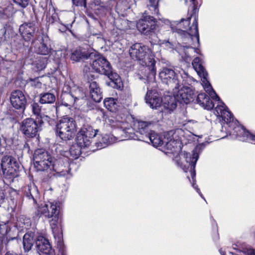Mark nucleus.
Instances as JSON below:
<instances>
[{"mask_svg":"<svg viewBox=\"0 0 255 255\" xmlns=\"http://www.w3.org/2000/svg\"><path fill=\"white\" fill-rule=\"evenodd\" d=\"M73 4L77 6L86 7L87 0H72Z\"/></svg>","mask_w":255,"mask_h":255,"instance_id":"44","label":"nucleus"},{"mask_svg":"<svg viewBox=\"0 0 255 255\" xmlns=\"http://www.w3.org/2000/svg\"><path fill=\"white\" fill-rule=\"evenodd\" d=\"M147 6L151 14L156 15L159 14L158 1L156 0H149Z\"/></svg>","mask_w":255,"mask_h":255,"instance_id":"40","label":"nucleus"},{"mask_svg":"<svg viewBox=\"0 0 255 255\" xmlns=\"http://www.w3.org/2000/svg\"><path fill=\"white\" fill-rule=\"evenodd\" d=\"M77 131V126L75 120L69 117H65L58 121L55 128L56 135L64 141L72 139Z\"/></svg>","mask_w":255,"mask_h":255,"instance_id":"9","label":"nucleus"},{"mask_svg":"<svg viewBox=\"0 0 255 255\" xmlns=\"http://www.w3.org/2000/svg\"><path fill=\"white\" fill-rule=\"evenodd\" d=\"M215 114L222 118L229 125L228 132L230 135H234L239 140L249 141L255 144V135L251 133L242 126L238 125L237 120L234 121L233 114L229 111L225 104L219 105L215 109Z\"/></svg>","mask_w":255,"mask_h":255,"instance_id":"4","label":"nucleus"},{"mask_svg":"<svg viewBox=\"0 0 255 255\" xmlns=\"http://www.w3.org/2000/svg\"><path fill=\"white\" fill-rule=\"evenodd\" d=\"M48 59L47 57H39L33 63L37 71L43 70L47 64Z\"/></svg>","mask_w":255,"mask_h":255,"instance_id":"38","label":"nucleus"},{"mask_svg":"<svg viewBox=\"0 0 255 255\" xmlns=\"http://www.w3.org/2000/svg\"><path fill=\"white\" fill-rule=\"evenodd\" d=\"M206 76V79L203 78H202V82L203 83V87L205 91L209 94V95L212 98V99L218 102V105L216 107V108L219 105H223L225 104L223 103L220 100L219 97L217 95L215 91L213 90L211 85L209 82V81L207 80Z\"/></svg>","mask_w":255,"mask_h":255,"instance_id":"27","label":"nucleus"},{"mask_svg":"<svg viewBox=\"0 0 255 255\" xmlns=\"http://www.w3.org/2000/svg\"><path fill=\"white\" fill-rule=\"evenodd\" d=\"M52 218V219L50 221V226L52 229L54 238L57 242V247L59 248V252L60 255H67L63 245L62 234L61 233H56V227L58 219V215L56 216V218Z\"/></svg>","mask_w":255,"mask_h":255,"instance_id":"22","label":"nucleus"},{"mask_svg":"<svg viewBox=\"0 0 255 255\" xmlns=\"http://www.w3.org/2000/svg\"><path fill=\"white\" fill-rule=\"evenodd\" d=\"M35 243L39 255H54L49 241L44 237L38 236ZM59 255H60V253Z\"/></svg>","mask_w":255,"mask_h":255,"instance_id":"20","label":"nucleus"},{"mask_svg":"<svg viewBox=\"0 0 255 255\" xmlns=\"http://www.w3.org/2000/svg\"><path fill=\"white\" fill-rule=\"evenodd\" d=\"M199 147L197 146L191 153L184 152L183 154H181V155L183 156L185 162L183 163V161L178 159H176V162L177 165L180 167L185 172H189V174L187 175V177L191 182H192V187L196 190L200 196L205 200L198 186L194 183L196 176L195 168L196 162L199 158Z\"/></svg>","mask_w":255,"mask_h":255,"instance_id":"6","label":"nucleus"},{"mask_svg":"<svg viewBox=\"0 0 255 255\" xmlns=\"http://www.w3.org/2000/svg\"><path fill=\"white\" fill-rule=\"evenodd\" d=\"M101 139L99 142L95 143L98 149L104 148L109 144L115 142L117 139L115 136L111 134H105L101 135Z\"/></svg>","mask_w":255,"mask_h":255,"instance_id":"28","label":"nucleus"},{"mask_svg":"<svg viewBox=\"0 0 255 255\" xmlns=\"http://www.w3.org/2000/svg\"><path fill=\"white\" fill-rule=\"evenodd\" d=\"M13 2L22 8L26 7L28 4L29 0H13Z\"/></svg>","mask_w":255,"mask_h":255,"instance_id":"45","label":"nucleus"},{"mask_svg":"<svg viewBox=\"0 0 255 255\" xmlns=\"http://www.w3.org/2000/svg\"><path fill=\"white\" fill-rule=\"evenodd\" d=\"M87 147L80 146L76 141V144L72 145L70 148L69 152L73 158L77 159L82 153V149Z\"/></svg>","mask_w":255,"mask_h":255,"instance_id":"37","label":"nucleus"},{"mask_svg":"<svg viewBox=\"0 0 255 255\" xmlns=\"http://www.w3.org/2000/svg\"><path fill=\"white\" fill-rule=\"evenodd\" d=\"M34 165L38 171H45L47 174L51 171L53 158L47 151L44 149H37L33 154Z\"/></svg>","mask_w":255,"mask_h":255,"instance_id":"11","label":"nucleus"},{"mask_svg":"<svg viewBox=\"0 0 255 255\" xmlns=\"http://www.w3.org/2000/svg\"><path fill=\"white\" fill-rule=\"evenodd\" d=\"M179 76L180 81L179 87H182L187 86L186 85H190L194 81L193 78L189 76L188 74L182 69L179 71Z\"/></svg>","mask_w":255,"mask_h":255,"instance_id":"32","label":"nucleus"},{"mask_svg":"<svg viewBox=\"0 0 255 255\" xmlns=\"http://www.w3.org/2000/svg\"><path fill=\"white\" fill-rule=\"evenodd\" d=\"M152 125L150 123L137 121L134 123V129L136 133L133 132V129L127 128L122 130V136L126 139H134L144 141L145 139L149 140L152 145L157 147L165 143L164 146L167 149L172 150L179 144V141L174 139H167L164 141L162 136L151 129Z\"/></svg>","mask_w":255,"mask_h":255,"instance_id":"1","label":"nucleus"},{"mask_svg":"<svg viewBox=\"0 0 255 255\" xmlns=\"http://www.w3.org/2000/svg\"><path fill=\"white\" fill-rule=\"evenodd\" d=\"M173 97H165L163 100L164 107L172 111L177 107L176 101L180 104H188L194 100V94L192 89L188 86L179 87L172 89Z\"/></svg>","mask_w":255,"mask_h":255,"instance_id":"8","label":"nucleus"},{"mask_svg":"<svg viewBox=\"0 0 255 255\" xmlns=\"http://www.w3.org/2000/svg\"><path fill=\"white\" fill-rule=\"evenodd\" d=\"M192 65L198 74L201 77L206 79L208 74L204 67L201 65L200 58L196 57L192 61Z\"/></svg>","mask_w":255,"mask_h":255,"instance_id":"30","label":"nucleus"},{"mask_svg":"<svg viewBox=\"0 0 255 255\" xmlns=\"http://www.w3.org/2000/svg\"><path fill=\"white\" fill-rule=\"evenodd\" d=\"M31 49L35 53L48 55L51 53L52 48L47 39L42 38L40 40H34L31 43Z\"/></svg>","mask_w":255,"mask_h":255,"instance_id":"19","label":"nucleus"},{"mask_svg":"<svg viewBox=\"0 0 255 255\" xmlns=\"http://www.w3.org/2000/svg\"><path fill=\"white\" fill-rule=\"evenodd\" d=\"M5 194L2 190H0V204H1L4 202L5 199Z\"/></svg>","mask_w":255,"mask_h":255,"instance_id":"48","label":"nucleus"},{"mask_svg":"<svg viewBox=\"0 0 255 255\" xmlns=\"http://www.w3.org/2000/svg\"><path fill=\"white\" fill-rule=\"evenodd\" d=\"M51 168V171H49L47 175L49 178L52 176H64L68 174L70 170L67 158L53 160Z\"/></svg>","mask_w":255,"mask_h":255,"instance_id":"15","label":"nucleus"},{"mask_svg":"<svg viewBox=\"0 0 255 255\" xmlns=\"http://www.w3.org/2000/svg\"><path fill=\"white\" fill-rule=\"evenodd\" d=\"M71 94L73 96L75 100H79L83 97L84 94L82 92L81 88L78 87H75L70 92Z\"/></svg>","mask_w":255,"mask_h":255,"instance_id":"41","label":"nucleus"},{"mask_svg":"<svg viewBox=\"0 0 255 255\" xmlns=\"http://www.w3.org/2000/svg\"><path fill=\"white\" fill-rule=\"evenodd\" d=\"M43 122L38 117L36 120L27 118L21 124L20 129L26 138H33L38 135V132L42 130Z\"/></svg>","mask_w":255,"mask_h":255,"instance_id":"12","label":"nucleus"},{"mask_svg":"<svg viewBox=\"0 0 255 255\" xmlns=\"http://www.w3.org/2000/svg\"><path fill=\"white\" fill-rule=\"evenodd\" d=\"M31 109L33 114L37 117H39L40 118H38L41 119V107L38 103H34L31 105Z\"/></svg>","mask_w":255,"mask_h":255,"instance_id":"42","label":"nucleus"},{"mask_svg":"<svg viewBox=\"0 0 255 255\" xmlns=\"http://www.w3.org/2000/svg\"><path fill=\"white\" fill-rule=\"evenodd\" d=\"M89 96L95 102L99 103L103 99V95L99 84L91 80L87 83Z\"/></svg>","mask_w":255,"mask_h":255,"instance_id":"21","label":"nucleus"},{"mask_svg":"<svg viewBox=\"0 0 255 255\" xmlns=\"http://www.w3.org/2000/svg\"><path fill=\"white\" fill-rule=\"evenodd\" d=\"M156 26L155 19L150 15L143 16L136 23L138 30L146 35H150L154 33Z\"/></svg>","mask_w":255,"mask_h":255,"instance_id":"17","label":"nucleus"},{"mask_svg":"<svg viewBox=\"0 0 255 255\" xmlns=\"http://www.w3.org/2000/svg\"><path fill=\"white\" fill-rule=\"evenodd\" d=\"M30 84L31 86L36 88H41L42 83L39 80V78L37 77L34 79H30Z\"/></svg>","mask_w":255,"mask_h":255,"instance_id":"43","label":"nucleus"},{"mask_svg":"<svg viewBox=\"0 0 255 255\" xmlns=\"http://www.w3.org/2000/svg\"><path fill=\"white\" fill-rule=\"evenodd\" d=\"M27 145H28V144H27V143H25V144H24V147H25L26 146H27Z\"/></svg>","mask_w":255,"mask_h":255,"instance_id":"52","label":"nucleus"},{"mask_svg":"<svg viewBox=\"0 0 255 255\" xmlns=\"http://www.w3.org/2000/svg\"><path fill=\"white\" fill-rule=\"evenodd\" d=\"M33 233H26L23 237V246L25 252H29L35 241Z\"/></svg>","mask_w":255,"mask_h":255,"instance_id":"29","label":"nucleus"},{"mask_svg":"<svg viewBox=\"0 0 255 255\" xmlns=\"http://www.w3.org/2000/svg\"><path fill=\"white\" fill-rule=\"evenodd\" d=\"M10 101L15 109L18 110L21 114L24 113L27 104V99L22 91L16 90L12 92L10 97Z\"/></svg>","mask_w":255,"mask_h":255,"instance_id":"18","label":"nucleus"},{"mask_svg":"<svg viewBox=\"0 0 255 255\" xmlns=\"http://www.w3.org/2000/svg\"><path fill=\"white\" fill-rule=\"evenodd\" d=\"M190 19V17L186 19H182L178 24V26L177 28H174L172 26L171 27L172 31L176 32L183 39L184 44L182 46L183 47L184 55H181V57L182 60L186 62H188L191 60L189 53L187 51L188 49H192L194 50L195 52L198 54L199 51V49L196 48V47L200 45L197 20L195 17L192 26L187 28Z\"/></svg>","mask_w":255,"mask_h":255,"instance_id":"2","label":"nucleus"},{"mask_svg":"<svg viewBox=\"0 0 255 255\" xmlns=\"http://www.w3.org/2000/svg\"><path fill=\"white\" fill-rule=\"evenodd\" d=\"M23 193L25 200L32 206H36L37 211L35 216L40 217L44 216L48 218H56L59 215V209L56 203L49 202L47 204H41L37 206V202L39 199V193L37 187L34 184H30L23 188Z\"/></svg>","mask_w":255,"mask_h":255,"instance_id":"5","label":"nucleus"},{"mask_svg":"<svg viewBox=\"0 0 255 255\" xmlns=\"http://www.w3.org/2000/svg\"><path fill=\"white\" fill-rule=\"evenodd\" d=\"M192 2L193 6V11L195 13L198 7L200 6V4L199 3L198 0H190Z\"/></svg>","mask_w":255,"mask_h":255,"instance_id":"47","label":"nucleus"},{"mask_svg":"<svg viewBox=\"0 0 255 255\" xmlns=\"http://www.w3.org/2000/svg\"><path fill=\"white\" fill-rule=\"evenodd\" d=\"M61 99L62 104L65 107H69V108L73 106L76 101L75 99L73 98V96L70 92L63 93L61 95Z\"/></svg>","mask_w":255,"mask_h":255,"instance_id":"33","label":"nucleus"},{"mask_svg":"<svg viewBox=\"0 0 255 255\" xmlns=\"http://www.w3.org/2000/svg\"><path fill=\"white\" fill-rule=\"evenodd\" d=\"M145 100L151 108L155 109L160 106L162 101L156 91L149 90L148 88H147V92L145 97Z\"/></svg>","mask_w":255,"mask_h":255,"instance_id":"25","label":"nucleus"},{"mask_svg":"<svg viewBox=\"0 0 255 255\" xmlns=\"http://www.w3.org/2000/svg\"><path fill=\"white\" fill-rule=\"evenodd\" d=\"M187 2V0H184V3L186 4Z\"/></svg>","mask_w":255,"mask_h":255,"instance_id":"51","label":"nucleus"},{"mask_svg":"<svg viewBox=\"0 0 255 255\" xmlns=\"http://www.w3.org/2000/svg\"><path fill=\"white\" fill-rule=\"evenodd\" d=\"M99 130L94 129L89 125H84L77 133V142L80 146H89L91 143V139L98 135Z\"/></svg>","mask_w":255,"mask_h":255,"instance_id":"13","label":"nucleus"},{"mask_svg":"<svg viewBox=\"0 0 255 255\" xmlns=\"http://www.w3.org/2000/svg\"><path fill=\"white\" fill-rule=\"evenodd\" d=\"M196 101L198 104L207 110H211L214 107L213 102L210 100L209 96L205 93L199 94L197 96Z\"/></svg>","mask_w":255,"mask_h":255,"instance_id":"26","label":"nucleus"},{"mask_svg":"<svg viewBox=\"0 0 255 255\" xmlns=\"http://www.w3.org/2000/svg\"><path fill=\"white\" fill-rule=\"evenodd\" d=\"M220 253L221 255H225V253L221 249L219 250Z\"/></svg>","mask_w":255,"mask_h":255,"instance_id":"50","label":"nucleus"},{"mask_svg":"<svg viewBox=\"0 0 255 255\" xmlns=\"http://www.w3.org/2000/svg\"><path fill=\"white\" fill-rule=\"evenodd\" d=\"M91 66L96 72L108 76L115 84L120 82L119 76L113 72L110 62L104 57L99 56L93 60Z\"/></svg>","mask_w":255,"mask_h":255,"instance_id":"10","label":"nucleus"},{"mask_svg":"<svg viewBox=\"0 0 255 255\" xmlns=\"http://www.w3.org/2000/svg\"><path fill=\"white\" fill-rule=\"evenodd\" d=\"M254 237L255 238V232L254 233Z\"/></svg>","mask_w":255,"mask_h":255,"instance_id":"53","label":"nucleus"},{"mask_svg":"<svg viewBox=\"0 0 255 255\" xmlns=\"http://www.w3.org/2000/svg\"><path fill=\"white\" fill-rule=\"evenodd\" d=\"M95 54L85 48H78L73 50L70 55V59L74 62H80L95 56Z\"/></svg>","mask_w":255,"mask_h":255,"instance_id":"24","label":"nucleus"},{"mask_svg":"<svg viewBox=\"0 0 255 255\" xmlns=\"http://www.w3.org/2000/svg\"><path fill=\"white\" fill-rule=\"evenodd\" d=\"M129 53L132 59L138 61L139 64L144 67L147 83L155 84L156 61L152 51L148 47L142 43H136L130 46Z\"/></svg>","mask_w":255,"mask_h":255,"instance_id":"3","label":"nucleus"},{"mask_svg":"<svg viewBox=\"0 0 255 255\" xmlns=\"http://www.w3.org/2000/svg\"><path fill=\"white\" fill-rule=\"evenodd\" d=\"M116 100L113 98H107L104 101V106L109 111L112 112H116L118 109V105Z\"/></svg>","mask_w":255,"mask_h":255,"instance_id":"35","label":"nucleus"},{"mask_svg":"<svg viewBox=\"0 0 255 255\" xmlns=\"http://www.w3.org/2000/svg\"><path fill=\"white\" fill-rule=\"evenodd\" d=\"M39 96V102L41 104L54 103L56 99L55 95L50 92L42 93Z\"/></svg>","mask_w":255,"mask_h":255,"instance_id":"34","label":"nucleus"},{"mask_svg":"<svg viewBox=\"0 0 255 255\" xmlns=\"http://www.w3.org/2000/svg\"><path fill=\"white\" fill-rule=\"evenodd\" d=\"M232 255H234V254L233 253H232Z\"/></svg>","mask_w":255,"mask_h":255,"instance_id":"54","label":"nucleus"},{"mask_svg":"<svg viewBox=\"0 0 255 255\" xmlns=\"http://www.w3.org/2000/svg\"><path fill=\"white\" fill-rule=\"evenodd\" d=\"M4 255H18L17 254L13 252H7Z\"/></svg>","mask_w":255,"mask_h":255,"instance_id":"49","label":"nucleus"},{"mask_svg":"<svg viewBox=\"0 0 255 255\" xmlns=\"http://www.w3.org/2000/svg\"><path fill=\"white\" fill-rule=\"evenodd\" d=\"M20 233L24 232L25 230H27L31 226V222L29 218H24L23 217H20L17 220V222L15 223Z\"/></svg>","mask_w":255,"mask_h":255,"instance_id":"31","label":"nucleus"},{"mask_svg":"<svg viewBox=\"0 0 255 255\" xmlns=\"http://www.w3.org/2000/svg\"><path fill=\"white\" fill-rule=\"evenodd\" d=\"M11 158L8 157H4L1 160V163L0 164V168L2 170L3 173H4L5 170H6V165H5V162L8 161L9 162H11Z\"/></svg>","mask_w":255,"mask_h":255,"instance_id":"46","label":"nucleus"},{"mask_svg":"<svg viewBox=\"0 0 255 255\" xmlns=\"http://www.w3.org/2000/svg\"><path fill=\"white\" fill-rule=\"evenodd\" d=\"M19 233L15 223L9 221H0V234L5 238L7 243L16 239Z\"/></svg>","mask_w":255,"mask_h":255,"instance_id":"16","label":"nucleus"},{"mask_svg":"<svg viewBox=\"0 0 255 255\" xmlns=\"http://www.w3.org/2000/svg\"><path fill=\"white\" fill-rule=\"evenodd\" d=\"M199 147L197 146L191 153L184 152L183 154H181V155L183 156L185 162L183 163V161L178 159H176V162L177 165L180 167L185 172H189V174L187 175V177L191 182H192V187L196 190L200 196L205 200L198 186L194 183L196 176L195 168L196 162L199 158Z\"/></svg>","mask_w":255,"mask_h":255,"instance_id":"7","label":"nucleus"},{"mask_svg":"<svg viewBox=\"0 0 255 255\" xmlns=\"http://www.w3.org/2000/svg\"><path fill=\"white\" fill-rule=\"evenodd\" d=\"M133 1V0H118L117 2L116 9L121 11L128 9L130 8V3H131Z\"/></svg>","mask_w":255,"mask_h":255,"instance_id":"36","label":"nucleus"},{"mask_svg":"<svg viewBox=\"0 0 255 255\" xmlns=\"http://www.w3.org/2000/svg\"><path fill=\"white\" fill-rule=\"evenodd\" d=\"M156 46H159L167 50H172L175 46V43L170 41L169 40H159L158 43L155 44Z\"/></svg>","mask_w":255,"mask_h":255,"instance_id":"39","label":"nucleus"},{"mask_svg":"<svg viewBox=\"0 0 255 255\" xmlns=\"http://www.w3.org/2000/svg\"><path fill=\"white\" fill-rule=\"evenodd\" d=\"M159 77L161 81L171 90L179 86L180 83L179 73H176L171 68H163L159 72Z\"/></svg>","mask_w":255,"mask_h":255,"instance_id":"14","label":"nucleus"},{"mask_svg":"<svg viewBox=\"0 0 255 255\" xmlns=\"http://www.w3.org/2000/svg\"><path fill=\"white\" fill-rule=\"evenodd\" d=\"M35 31V23L34 22L24 23L21 24L19 28V31L25 41H30L32 38Z\"/></svg>","mask_w":255,"mask_h":255,"instance_id":"23","label":"nucleus"}]
</instances>
